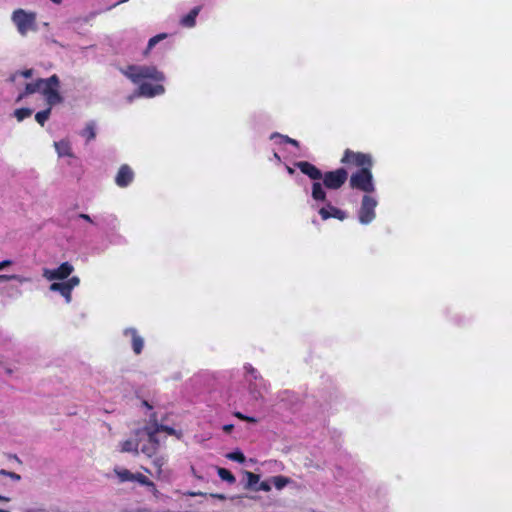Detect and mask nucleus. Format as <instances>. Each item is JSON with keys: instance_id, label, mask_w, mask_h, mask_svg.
<instances>
[{"instance_id": "nucleus-1", "label": "nucleus", "mask_w": 512, "mask_h": 512, "mask_svg": "<svg viewBox=\"0 0 512 512\" xmlns=\"http://www.w3.org/2000/svg\"><path fill=\"white\" fill-rule=\"evenodd\" d=\"M131 82L138 85V89L127 99L132 102L136 97L153 98L165 93L162 83L166 80L165 74L153 65H129L120 69Z\"/></svg>"}, {"instance_id": "nucleus-2", "label": "nucleus", "mask_w": 512, "mask_h": 512, "mask_svg": "<svg viewBox=\"0 0 512 512\" xmlns=\"http://www.w3.org/2000/svg\"><path fill=\"white\" fill-rule=\"evenodd\" d=\"M296 167L299 168L303 174L307 175L314 181L312 184L311 196L316 204L312 206L317 207L318 203L324 202L326 200V192L322 183L320 182L323 177V173L316 166L306 161L296 163Z\"/></svg>"}, {"instance_id": "nucleus-3", "label": "nucleus", "mask_w": 512, "mask_h": 512, "mask_svg": "<svg viewBox=\"0 0 512 512\" xmlns=\"http://www.w3.org/2000/svg\"><path fill=\"white\" fill-rule=\"evenodd\" d=\"M352 189L360 190L364 194H373L376 191L371 168L364 167L351 174L349 180Z\"/></svg>"}, {"instance_id": "nucleus-4", "label": "nucleus", "mask_w": 512, "mask_h": 512, "mask_svg": "<svg viewBox=\"0 0 512 512\" xmlns=\"http://www.w3.org/2000/svg\"><path fill=\"white\" fill-rule=\"evenodd\" d=\"M135 435L139 438V450L148 457H152L158 450L160 439L155 435V430L149 426L138 429Z\"/></svg>"}, {"instance_id": "nucleus-5", "label": "nucleus", "mask_w": 512, "mask_h": 512, "mask_svg": "<svg viewBox=\"0 0 512 512\" xmlns=\"http://www.w3.org/2000/svg\"><path fill=\"white\" fill-rule=\"evenodd\" d=\"M11 19L21 36H26L29 31H37L36 13L34 12L16 9L13 11Z\"/></svg>"}, {"instance_id": "nucleus-6", "label": "nucleus", "mask_w": 512, "mask_h": 512, "mask_svg": "<svg viewBox=\"0 0 512 512\" xmlns=\"http://www.w3.org/2000/svg\"><path fill=\"white\" fill-rule=\"evenodd\" d=\"M377 206L378 199L373 194H364L357 211L359 223L362 225L371 224L376 219Z\"/></svg>"}, {"instance_id": "nucleus-7", "label": "nucleus", "mask_w": 512, "mask_h": 512, "mask_svg": "<svg viewBox=\"0 0 512 512\" xmlns=\"http://www.w3.org/2000/svg\"><path fill=\"white\" fill-rule=\"evenodd\" d=\"M41 83V93L50 107L62 102L63 98L59 93L60 80L56 74L41 79Z\"/></svg>"}, {"instance_id": "nucleus-8", "label": "nucleus", "mask_w": 512, "mask_h": 512, "mask_svg": "<svg viewBox=\"0 0 512 512\" xmlns=\"http://www.w3.org/2000/svg\"><path fill=\"white\" fill-rule=\"evenodd\" d=\"M244 370L250 395L254 399H259L262 396V391L266 389V382L252 365L246 364Z\"/></svg>"}, {"instance_id": "nucleus-9", "label": "nucleus", "mask_w": 512, "mask_h": 512, "mask_svg": "<svg viewBox=\"0 0 512 512\" xmlns=\"http://www.w3.org/2000/svg\"><path fill=\"white\" fill-rule=\"evenodd\" d=\"M348 173L344 168H339L334 171H329L323 174V188L339 189L347 180Z\"/></svg>"}, {"instance_id": "nucleus-10", "label": "nucleus", "mask_w": 512, "mask_h": 512, "mask_svg": "<svg viewBox=\"0 0 512 512\" xmlns=\"http://www.w3.org/2000/svg\"><path fill=\"white\" fill-rule=\"evenodd\" d=\"M74 271V267L69 262H63L59 267L50 269L43 268L42 276L48 281H64L66 280Z\"/></svg>"}, {"instance_id": "nucleus-11", "label": "nucleus", "mask_w": 512, "mask_h": 512, "mask_svg": "<svg viewBox=\"0 0 512 512\" xmlns=\"http://www.w3.org/2000/svg\"><path fill=\"white\" fill-rule=\"evenodd\" d=\"M341 162L346 164H353L359 169H363L364 167L372 168L373 166L372 157L369 154L353 152L348 149L345 151Z\"/></svg>"}, {"instance_id": "nucleus-12", "label": "nucleus", "mask_w": 512, "mask_h": 512, "mask_svg": "<svg viewBox=\"0 0 512 512\" xmlns=\"http://www.w3.org/2000/svg\"><path fill=\"white\" fill-rule=\"evenodd\" d=\"M123 336L130 341L131 348L136 355L142 353L145 345L144 338L139 334L135 328H126L123 331Z\"/></svg>"}, {"instance_id": "nucleus-13", "label": "nucleus", "mask_w": 512, "mask_h": 512, "mask_svg": "<svg viewBox=\"0 0 512 512\" xmlns=\"http://www.w3.org/2000/svg\"><path fill=\"white\" fill-rule=\"evenodd\" d=\"M325 205L318 209V213L321 216L322 220H328L329 218H336L340 221H343L347 218V213L330 202H323Z\"/></svg>"}, {"instance_id": "nucleus-14", "label": "nucleus", "mask_w": 512, "mask_h": 512, "mask_svg": "<svg viewBox=\"0 0 512 512\" xmlns=\"http://www.w3.org/2000/svg\"><path fill=\"white\" fill-rule=\"evenodd\" d=\"M134 173L128 165H122L115 177V183L117 186L124 188L130 185L133 181Z\"/></svg>"}, {"instance_id": "nucleus-15", "label": "nucleus", "mask_w": 512, "mask_h": 512, "mask_svg": "<svg viewBox=\"0 0 512 512\" xmlns=\"http://www.w3.org/2000/svg\"><path fill=\"white\" fill-rule=\"evenodd\" d=\"M120 452L123 453H139V438L135 435L134 438H129L127 440L122 441L120 444Z\"/></svg>"}, {"instance_id": "nucleus-16", "label": "nucleus", "mask_w": 512, "mask_h": 512, "mask_svg": "<svg viewBox=\"0 0 512 512\" xmlns=\"http://www.w3.org/2000/svg\"><path fill=\"white\" fill-rule=\"evenodd\" d=\"M54 147L59 157H74L71 143L68 140L62 139L56 141L54 142Z\"/></svg>"}, {"instance_id": "nucleus-17", "label": "nucleus", "mask_w": 512, "mask_h": 512, "mask_svg": "<svg viewBox=\"0 0 512 512\" xmlns=\"http://www.w3.org/2000/svg\"><path fill=\"white\" fill-rule=\"evenodd\" d=\"M49 290L52 291V292H58L61 294V296L64 297L65 299V302L67 304L71 303L72 301V292L69 290V288H67L64 284H62L61 282H53L50 286H49Z\"/></svg>"}, {"instance_id": "nucleus-18", "label": "nucleus", "mask_w": 512, "mask_h": 512, "mask_svg": "<svg viewBox=\"0 0 512 512\" xmlns=\"http://www.w3.org/2000/svg\"><path fill=\"white\" fill-rule=\"evenodd\" d=\"M200 12V7H194L187 15L181 18V25L184 27L192 28L195 26L196 17Z\"/></svg>"}, {"instance_id": "nucleus-19", "label": "nucleus", "mask_w": 512, "mask_h": 512, "mask_svg": "<svg viewBox=\"0 0 512 512\" xmlns=\"http://www.w3.org/2000/svg\"><path fill=\"white\" fill-rule=\"evenodd\" d=\"M80 135L86 139L87 142L95 139L96 137V124L93 121H90L86 124L83 130L80 132Z\"/></svg>"}, {"instance_id": "nucleus-20", "label": "nucleus", "mask_w": 512, "mask_h": 512, "mask_svg": "<svg viewBox=\"0 0 512 512\" xmlns=\"http://www.w3.org/2000/svg\"><path fill=\"white\" fill-rule=\"evenodd\" d=\"M41 87H42L41 79H38L37 81L32 82V83L26 84L24 93L20 94L17 100L18 101L21 100L25 95L33 94L35 92H41Z\"/></svg>"}, {"instance_id": "nucleus-21", "label": "nucleus", "mask_w": 512, "mask_h": 512, "mask_svg": "<svg viewBox=\"0 0 512 512\" xmlns=\"http://www.w3.org/2000/svg\"><path fill=\"white\" fill-rule=\"evenodd\" d=\"M150 428H152L153 430H155V435L158 437V434L160 432H166L167 434L169 435H177V432L175 429L171 428V427H168V426H164V425H159V424H154V425H151L149 426Z\"/></svg>"}, {"instance_id": "nucleus-22", "label": "nucleus", "mask_w": 512, "mask_h": 512, "mask_svg": "<svg viewBox=\"0 0 512 512\" xmlns=\"http://www.w3.org/2000/svg\"><path fill=\"white\" fill-rule=\"evenodd\" d=\"M271 139L279 140V143H290L296 147H298L299 143L295 139H292L288 136L281 135L279 133H274L271 135Z\"/></svg>"}, {"instance_id": "nucleus-23", "label": "nucleus", "mask_w": 512, "mask_h": 512, "mask_svg": "<svg viewBox=\"0 0 512 512\" xmlns=\"http://www.w3.org/2000/svg\"><path fill=\"white\" fill-rule=\"evenodd\" d=\"M218 476L223 481H226L228 483H234L236 481V479L233 476V474L229 470H227L225 468H218Z\"/></svg>"}, {"instance_id": "nucleus-24", "label": "nucleus", "mask_w": 512, "mask_h": 512, "mask_svg": "<svg viewBox=\"0 0 512 512\" xmlns=\"http://www.w3.org/2000/svg\"><path fill=\"white\" fill-rule=\"evenodd\" d=\"M50 114L51 107L47 108L46 110L37 112L35 115V119L41 126H43L45 122L48 120Z\"/></svg>"}, {"instance_id": "nucleus-25", "label": "nucleus", "mask_w": 512, "mask_h": 512, "mask_svg": "<svg viewBox=\"0 0 512 512\" xmlns=\"http://www.w3.org/2000/svg\"><path fill=\"white\" fill-rule=\"evenodd\" d=\"M32 112L33 111L30 108H21L17 109L14 114L18 121H23L25 118L30 117Z\"/></svg>"}, {"instance_id": "nucleus-26", "label": "nucleus", "mask_w": 512, "mask_h": 512, "mask_svg": "<svg viewBox=\"0 0 512 512\" xmlns=\"http://www.w3.org/2000/svg\"><path fill=\"white\" fill-rule=\"evenodd\" d=\"M64 284L69 290L72 292V290L77 287L80 284V279L77 276L68 277L66 281L61 282Z\"/></svg>"}, {"instance_id": "nucleus-27", "label": "nucleus", "mask_w": 512, "mask_h": 512, "mask_svg": "<svg viewBox=\"0 0 512 512\" xmlns=\"http://www.w3.org/2000/svg\"><path fill=\"white\" fill-rule=\"evenodd\" d=\"M116 473L121 481H133L134 474L127 469L116 470Z\"/></svg>"}, {"instance_id": "nucleus-28", "label": "nucleus", "mask_w": 512, "mask_h": 512, "mask_svg": "<svg viewBox=\"0 0 512 512\" xmlns=\"http://www.w3.org/2000/svg\"><path fill=\"white\" fill-rule=\"evenodd\" d=\"M165 463H166V460L163 457H156L153 460V465L156 468V472L159 477H162V474H163L162 467L165 465Z\"/></svg>"}, {"instance_id": "nucleus-29", "label": "nucleus", "mask_w": 512, "mask_h": 512, "mask_svg": "<svg viewBox=\"0 0 512 512\" xmlns=\"http://www.w3.org/2000/svg\"><path fill=\"white\" fill-rule=\"evenodd\" d=\"M10 280H16L21 283L28 281L27 278H24V277H22L20 275H16V274H14V275L1 274L0 275V282H6V281H10Z\"/></svg>"}, {"instance_id": "nucleus-30", "label": "nucleus", "mask_w": 512, "mask_h": 512, "mask_svg": "<svg viewBox=\"0 0 512 512\" xmlns=\"http://www.w3.org/2000/svg\"><path fill=\"white\" fill-rule=\"evenodd\" d=\"M227 458L236 461L238 463H244L245 462V456L241 451H234L229 454H227Z\"/></svg>"}, {"instance_id": "nucleus-31", "label": "nucleus", "mask_w": 512, "mask_h": 512, "mask_svg": "<svg viewBox=\"0 0 512 512\" xmlns=\"http://www.w3.org/2000/svg\"><path fill=\"white\" fill-rule=\"evenodd\" d=\"M167 37V34L165 33H161V34H158L152 38H150L149 42H148V47L147 49L148 50H151L156 44H158L160 41H162L163 39H165Z\"/></svg>"}, {"instance_id": "nucleus-32", "label": "nucleus", "mask_w": 512, "mask_h": 512, "mask_svg": "<svg viewBox=\"0 0 512 512\" xmlns=\"http://www.w3.org/2000/svg\"><path fill=\"white\" fill-rule=\"evenodd\" d=\"M246 476L248 479V485L250 487H254L260 480V477L257 474H254L252 472H247Z\"/></svg>"}, {"instance_id": "nucleus-33", "label": "nucleus", "mask_w": 512, "mask_h": 512, "mask_svg": "<svg viewBox=\"0 0 512 512\" xmlns=\"http://www.w3.org/2000/svg\"><path fill=\"white\" fill-rule=\"evenodd\" d=\"M133 481H137V482L141 483L142 485H152V483L148 480V478L140 473L134 474Z\"/></svg>"}, {"instance_id": "nucleus-34", "label": "nucleus", "mask_w": 512, "mask_h": 512, "mask_svg": "<svg viewBox=\"0 0 512 512\" xmlns=\"http://www.w3.org/2000/svg\"><path fill=\"white\" fill-rule=\"evenodd\" d=\"M32 75H33V70L32 69H26L24 71L18 72L15 75H13L12 81H14L17 76H22L24 78H30V77H32Z\"/></svg>"}, {"instance_id": "nucleus-35", "label": "nucleus", "mask_w": 512, "mask_h": 512, "mask_svg": "<svg viewBox=\"0 0 512 512\" xmlns=\"http://www.w3.org/2000/svg\"><path fill=\"white\" fill-rule=\"evenodd\" d=\"M286 480L282 477H274V484L278 489H281L285 486Z\"/></svg>"}, {"instance_id": "nucleus-36", "label": "nucleus", "mask_w": 512, "mask_h": 512, "mask_svg": "<svg viewBox=\"0 0 512 512\" xmlns=\"http://www.w3.org/2000/svg\"><path fill=\"white\" fill-rule=\"evenodd\" d=\"M235 416L237 418L241 419V420H246V421H250V422H256V419L247 417V416L243 415L240 412L235 413Z\"/></svg>"}, {"instance_id": "nucleus-37", "label": "nucleus", "mask_w": 512, "mask_h": 512, "mask_svg": "<svg viewBox=\"0 0 512 512\" xmlns=\"http://www.w3.org/2000/svg\"><path fill=\"white\" fill-rule=\"evenodd\" d=\"M1 473L8 475L12 479H15V480H19L20 479V476L18 474L14 473V472H6V471L2 470Z\"/></svg>"}, {"instance_id": "nucleus-38", "label": "nucleus", "mask_w": 512, "mask_h": 512, "mask_svg": "<svg viewBox=\"0 0 512 512\" xmlns=\"http://www.w3.org/2000/svg\"><path fill=\"white\" fill-rule=\"evenodd\" d=\"M12 264V261L10 260H4L0 262V271L5 269L6 267L10 266Z\"/></svg>"}, {"instance_id": "nucleus-39", "label": "nucleus", "mask_w": 512, "mask_h": 512, "mask_svg": "<svg viewBox=\"0 0 512 512\" xmlns=\"http://www.w3.org/2000/svg\"><path fill=\"white\" fill-rule=\"evenodd\" d=\"M258 490L269 491L270 490V486L266 482H261Z\"/></svg>"}, {"instance_id": "nucleus-40", "label": "nucleus", "mask_w": 512, "mask_h": 512, "mask_svg": "<svg viewBox=\"0 0 512 512\" xmlns=\"http://www.w3.org/2000/svg\"><path fill=\"white\" fill-rule=\"evenodd\" d=\"M79 218H81V219H83L85 221H88L90 223L93 222L91 217L88 214L81 213V214H79Z\"/></svg>"}, {"instance_id": "nucleus-41", "label": "nucleus", "mask_w": 512, "mask_h": 512, "mask_svg": "<svg viewBox=\"0 0 512 512\" xmlns=\"http://www.w3.org/2000/svg\"><path fill=\"white\" fill-rule=\"evenodd\" d=\"M223 430H224L226 433H230V432L233 430V425H232V424L224 425V426H223Z\"/></svg>"}, {"instance_id": "nucleus-42", "label": "nucleus", "mask_w": 512, "mask_h": 512, "mask_svg": "<svg viewBox=\"0 0 512 512\" xmlns=\"http://www.w3.org/2000/svg\"><path fill=\"white\" fill-rule=\"evenodd\" d=\"M5 371L9 375L13 373V370L11 368H6Z\"/></svg>"}, {"instance_id": "nucleus-43", "label": "nucleus", "mask_w": 512, "mask_h": 512, "mask_svg": "<svg viewBox=\"0 0 512 512\" xmlns=\"http://www.w3.org/2000/svg\"><path fill=\"white\" fill-rule=\"evenodd\" d=\"M287 170H288V172H289L290 174H293V173H294V170H293L292 168H290V167H288V168H287Z\"/></svg>"}, {"instance_id": "nucleus-44", "label": "nucleus", "mask_w": 512, "mask_h": 512, "mask_svg": "<svg viewBox=\"0 0 512 512\" xmlns=\"http://www.w3.org/2000/svg\"><path fill=\"white\" fill-rule=\"evenodd\" d=\"M51 1L56 3V4H60L62 0H51Z\"/></svg>"}, {"instance_id": "nucleus-45", "label": "nucleus", "mask_w": 512, "mask_h": 512, "mask_svg": "<svg viewBox=\"0 0 512 512\" xmlns=\"http://www.w3.org/2000/svg\"><path fill=\"white\" fill-rule=\"evenodd\" d=\"M0 500L8 501L9 499H8V498H6V497L0 496Z\"/></svg>"}, {"instance_id": "nucleus-46", "label": "nucleus", "mask_w": 512, "mask_h": 512, "mask_svg": "<svg viewBox=\"0 0 512 512\" xmlns=\"http://www.w3.org/2000/svg\"><path fill=\"white\" fill-rule=\"evenodd\" d=\"M274 159L280 160V157L278 156L277 153L274 154Z\"/></svg>"}, {"instance_id": "nucleus-47", "label": "nucleus", "mask_w": 512, "mask_h": 512, "mask_svg": "<svg viewBox=\"0 0 512 512\" xmlns=\"http://www.w3.org/2000/svg\"><path fill=\"white\" fill-rule=\"evenodd\" d=\"M126 1H127V0L119 1L118 3L114 4L113 6H116V5H118V4H120V3H123V2H126Z\"/></svg>"}, {"instance_id": "nucleus-48", "label": "nucleus", "mask_w": 512, "mask_h": 512, "mask_svg": "<svg viewBox=\"0 0 512 512\" xmlns=\"http://www.w3.org/2000/svg\"><path fill=\"white\" fill-rule=\"evenodd\" d=\"M0 512H9V511H7V510H3V509H0Z\"/></svg>"}]
</instances>
